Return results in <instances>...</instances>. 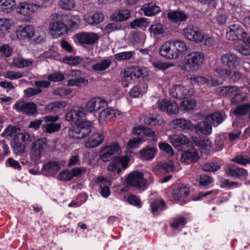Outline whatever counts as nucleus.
I'll list each match as a JSON object with an SVG mask.
<instances>
[{
    "instance_id": "1",
    "label": "nucleus",
    "mask_w": 250,
    "mask_h": 250,
    "mask_svg": "<svg viewBox=\"0 0 250 250\" xmlns=\"http://www.w3.org/2000/svg\"><path fill=\"white\" fill-rule=\"evenodd\" d=\"M204 54L200 51H192L187 55L183 61L182 69L187 72L197 71L204 60Z\"/></svg>"
},
{
    "instance_id": "2",
    "label": "nucleus",
    "mask_w": 250,
    "mask_h": 250,
    "mask_svg": "<svg viewBox=\"0 0 250 250\" xmlns=\"http://www.w3.org/2000/svg\"><path fill=\"white\" fill-rule=\"evenodd\" d=\"M92 123L89 121H82L70 129L68 132L70 138L81 139L87 137L92 131Z\"/></svg>"
},
{
    "instance_id": "3",
    "label": "nucleus",
    "mask_w": 250,
    "mask_h": 250,
    "mask_svg": "<svg viewBox=\"0 0 250 250\" xmlns=\"http://www.w3.org/2000/svg\"><path fill=\"white\" fill-rule=\"evenodd\" d=\"M134 79H139L143 81H148L149 75L147 70L144 67L135 66L125 71L123 80L125 82H130Z\"/></svg>"
},
{
    "instance_id": "4",
    "label": "nucleus",
    "mask_w": 250,
    "mask_h": 250,
    "mask_svg": "<svg viewBox=\"0 0 250 250\" xmlns=\"http://www.w3.org/2000/svg\"><path fill=\"white\" fill-rule=\"evenodd\" d=\"M125 182L128 186L137 189H145L146 188V181L144 178V173L138 170H134L129 173Z\"/></svg>"
},
{
    "instance_id": "5",
    "label": "nucleus",
    "mask_w": 250,
    "mask_h": 250,
    "mask_svg": "<svg viewBox=\"0 0 250 250\" xmlns=\"http://www.w3.org/2000/svg\"><path fill=\"white\" fill-rule=\"evenodd\" d=\"M128 162L129 159L126 156H115L114 160L109 165L107 170L111 173L119 174L122 171L121 167L123 169L127 168Z\"/></svg>"
},
{
    "instance_id": "6",
    "label": "nucleus",
    "mask_w": 250,
    "mask_h": 250,
    "mask_svg": "<svg viewBox=\"0 0 250 250\" xmlns=\"http://www.w3.org/2000/svg\"><path fill=\"white\" fill-rule=\"evenodd\" d=\"M220 60L223 66L229 70L237 67L240 62V59L230 52L222 54Z\"/></svg>"
},
{
    "instance_id": "7",
    "label": "nucleus",
    "mask_w": 250,
    "mask_h": 250,
    "mask_svg": "<svg viewBox=\"0 0 250 250\" xmlns=\"http://www.w3.org/2000/svg\"><path fill=\"white\" fill-rule=\"evenodd\" d=\"M14 105L17 111L26 115H34L38 112L37 106L33 102H26L22 100H18Z\"/></svg>"
},
{
    "instance_id": "8",
    "label": "nucleus",
    "mask_w": 250,
    "mask_h": 250,
    "mask_svg": "<svg viewBox=\"0 0 250 250\" xmlns=\"http://www.w3.org/2000/svg\"><path fill=\"white\" fill-rule=\"evenodd\" d=\"M226 37L229 40H243L247 37L246 32L239 24H233L229 27L226 33Z\"/></svg>"
},
{
    "instance_id": "9",
    "label": "nucleus",
    "mask_w": 250,
    "mask_h": 250,
    "mask_svg": "<svg viewBox=\"0 0 250 250\" xmlns=\"http://www.w3.org/2000/svg\"><path fill=\"white\" fill-rule=\"evenodd\" d=\"M46 146V139H38L33 143L31 150V157L34 162H37L41 158L42 153Z\"/></svg>"
},
{
    "instance_id": "10",
    "label": "nucleus",
    "mask_w": 250,
    "mask_h": 250,
    "mask_svg": "<svg viewBox=\"0 0 250 250\" xmlns=\"http://www.w3.org/2000/svg\"><path fill=\"white\" fill-rule=\"evenodd\" d=\"M158 109L169 114H176L179 112V107L176 102L167 99L159 100L157 103Z\"/></svg>"
},
{
    "instance_id": "11",
    "label": "nucleus",
    "mask_w": 250,
    "mask_h": 250,
    "mask_svg": "<svg viewBox=\"0 0 250 250\" xmlns=\"http://www.w3.org/2000/svg\"><path fill=\"white\" fill-rule=\"evenodd\" d=\"M75 37L80 44L87 45L93 44L100 39L97 33L85 32L76 34Z\"/></svg>"
},
{
    "instance_id": "12",
    "label": "nucleus",
    "mask_w": 250,
    "mask_h": 250,
    "mask_svg": "<svg viewBox=\"0 0 250 250\" xmlns=\"http://www.w3.org/2000/svg\"><path fill=\"white\" fill-rule=\"evenodd\" d=\"M59 117L56 115L46 116L43 117V119L46 122H49L46 125H42V127L43 130L48 133H51L59 131L61 128V124L55 123L58 120Z\"/></svg>"
},
{
    "instance_id": "13",
    "label": "nucleus",
    "mask_w": 250,
    "mask_h": 250,
    "mask_svg": "<svg viewBox=\"0 0 250 250\" xmlns=\"http://www.w3.org/2000/svg\"><path fill=\"white\" fill-rule=\"evenodd\" d=\"M193 90L188 87L181 85H177L170 90V94L171 97L177 99L187 98L192 95Z\"/></svg>"
},
{
    "instance_id": "14",
    "label": "nucleus",
    "mask_w": 250,
    "mask_h": 250,
    "mask_svg": "<svg viewBox=\"0 0 250 250\" xmlns=\"http://www.w3.org/2000/svg\"><path fill=\"white\" fill-rule=\"evenodd\" d=\"M159 53L164 58L169 59H175L178 58V54L174 49L171 41L165 42L159 48Z\"/></svg>"
},
{
    "instance_id": "15",
    "label": "nucleus",
    "mask_w": 250,
    "mask_h": 250,
    "mask_svg": "<svg viewBox=\"0 0 250 250\" xmlns=\"http://www.w3.org/2000/svg\"><path fill=\"white\" fill-rule=\"evenodd\" d=\"M190 190L188 188L182 185L177 186L172 191L173 199L181 205L186 203L185 198L188 195Z\"/></svg>"
},
{
    "instance_id": "16",
    "label": "nucleus",
    "mask_w": 250,
    "mask_h": 250,
    "mask_svg": "<svg viewBox=\"0 0 250 250\" xmlns=\"http://www.w3.org/2000/svg\"><path fill=\"white\" fill-rule=\"evenodd\" d=\"M41 7L37 4L24 2L20 3L16 10L18 13L28 17Z\"/></svg>"
},
{
    "instance_id": "17",
    "label": "nucleus",
    "mask_w": 250,
    "mask_h": 250,
    "mask_svg": "<svg viewBox=\"0 0 250 250\" xmlns=\"http://www.w3.org/2000/svg\"><path fill=\"white\" fill-rule=\"evenodd\" d=\"M107 102L101 98H93L90 100L86 104L85 109L89 112H93L99 111L102 108L107 106Z\"/></svg>"
},
{
    "instance_id": "18",
    "label": "nucleus",
    "mask_w": 250,
    "mask_h": 250,
    "mask_svg": "<svg viewBox=\"0 0 250 250\" xmlns=\"http://www.w3.org/2000/svg\"><path fill=\"white\" fill-rule=\"evenodd\" d=\"M49 28L50 31L58 37L67 33L68 30L65 23L61 20V16L57 17V20L50 23Z\"/></svg>"
},
{
    "instance_id": "19",
    "label": "nucleus",
    "mask_w": 250,
    "mask_h": 250,
    "mask_svg": "<svg viewBox=\"0 0 250 250\" xmlns=\"http://www.w3.org/2000/svg\"><path fill=\"white\" fill-rule=\"evenodd\" d=\"M185 37L188 40L195 42H201L204 40L205 36L198 30L193 27H188L183 31Z\"/></svg>"
},
{
    "instance_id": "20",
    "label": "nucleus",
    "mask_w": 250,
    "mask_h": 250,
    "mask_svg": "<svg viewBox=\"0 0 250 250\" xmlns=\"http://www.w3.org/2000/svg\"><path fill=\"white\" fill-rule=\"evenodd\" d=\"M97 185L99 186V192L101 195L104 198L108 197L110 194L109 187L111 185V182L106 178L99 176L96 180Z\"/></svg>"
},
{
    "instance_id": "21",
    "label": "nucleus",
    "mask_w": 250,
    "mask_h": 250,
    "mask_svg": "<svg viewBox=\"0 0 250 250\" xmlns=\"http://www.w3.org/2000/svg\"><path fill=\"white\" fill-rule=\"evenodd\" d=\"M119 149L120 147L117 144H111L102 149L100 155V158L103 162H106L108 161L109 158L112 155L118 154Z\"/></svg>"
},
{
    "instance_id": "22",
    "label": "nucleus",
    "mask_w": 250,
    "mask_h": 250,
    "mask_svg": "<svg viewBox=\"0 0 250 250\" xmlns=\"http://www.w3.org/2000/svg\"><path fill=\"white\" fill-rule=\"evenodd\" d=\"M130 17V11L127 9L116 10L110 16V19L113 22H121L128 20Z\"/></svg>"
},
{
    "instance_id": "23",
    "label": "nucleus",
    "mask_w": 250,
    "mask_h": 250,
    "mask_svg": "<svg viewBox=\"0 0 250 250\" xmlns=\"http://www.w3.org/2000/svg\"><path fill=\"white\" fill-rule=\"evenodd\" d=\"M226 172L229 176L238 179H245L248 175L247 170L234 165L228 167L226 169Z\"/></svg>"
},
{
    "instance_id": "24",
    "label": "nucleus",
    "mask_w": 250,
    "mask_h": 250,
    "mask_svg": "<svg viewBox=\"0 0 250 250\" xmlns=\"http://www.w3.org/2000/svg\"><path fill=\"white\" fill-rule=\"evenodd\" d=\"M194 130L197 134L208 135L212 132V125L206 119L204 121L193 125V131Z\"/></svg>"
},
{
    "instance_id": "25",
    "label": "nucleus",
    "mask_w": 250,
    "mask_h": 250,
    "mask_svg": "<svg viewBox=\"0 0 250 250\" xmlns=\"http://www.w3.org/2000/svg\"><path fill=\"white\" fill-rule=\"evenodd\" d=\"M84 19L85 21L89 25H95L104 21V15L101 12H90L85 15Z\"/></svg>"
},
{
    "instance_id": "26",
    "label": "nucleus",
    "mask_w": 250,
    "mask_h": 250,
    "mask_svg": "<svg viewBox=\"0 0 250 250\" xmlns=\"http://www.w3.org/2000/svg\"><path fill=\"white\" fill-rule=\"evenodd\" d=\"M86 114L85 110L83 107H78L67 112L65 114V118L69 122L74 121L85 117Z\"/></svg>"
},
{
    "instance_id": "27",
    "label": "nucleus",
    "mask_w": 250,
    "mask_h": 250,
    "mask_svg": "<svg viewBox=\"0 0 250 250\" xmlns=\"http://www.w3.org/2000/svg\"><path fill=\"white\" fill-rule=\"evenodd\" d=\"M190 142L188 138L184 135H174L170 137V143L175 148L182 149L184 145H188Z\"/></svg>"
},
{
    "instance_id": "28",
    "label": "nucleus",
    "mask_w": 250,
    "mask_h": 250,
    "mask_svg": "<svg viewBox=\"0 0 250 250\" xmlns=\"http://www.w3.org/2000/svg\"><path fill=\"white\" fill-rule=\"evenodd\" d=\"M61 168V164L58 162L53 161L45 164L43 167L42 170L47 176H52L56 174Z\"/></svg>"
},
{
    "instance_id": "29",
    "label": "nucleus",
    "mask_w": 250,
    "mask_h": 250,
    "mask_svg": "<svg viewBox=\"0 0 250 250\" xmlns=\"http://www.w3.org/2000/svg\"><path fill=\"white\" fill-rule=\"evenodd\" d=\"M103 134L99 132H94L88 138L85 143L87 147L93 148L100 145L104 141Z\"/></svg>"
},
{
    "instance_id": "30",
    "label": "nucleus",
    "mask_w": 250,
    "mask_h": 250,
    "mask_svg": "<svg viewBox=\"0 0 250 250\" xmlns=\"http://www.w3.org/2000/svg\"><path fill=\"white\" fill-rule=\"evenodd\" d=\"M157 152L156 147L147 146L140 150L139 153L142 159L151 161L155 157Z\"/></svg>"
},
{
    "instance_id": "31",
    "label": "nucleus",
    "mask_w": 250,
    "mask_h": 250,
    "mask_svg": "<svg viewBox=\"0 0 250 250\" xmlns=\"http://www.w3.org/2000/svg\"><path fill=\"white\" fill-rule=\"evenodd\" d=\"M144 121L145 124L150 126L160 125L164 123L162 116L157 113L144 116Z\"/></svg>"
},
{
    "instance_id": "32",
    "label": "nucleus",
    "mask_w": 250,
    "mask_h": 250,
    "mask_svg": "<svg viewBox=\"0 0 250 250\" xmlns=\"http://www.w3.org/2000/svg\"><path fill=\"white\" fill-rule=\"evenodd\" d=\"M168 19L173 22H181L185 21L188 16L186 13L182 11H172L167 14Z\"/></svg>"
},
{
    "instance_id": "33",
    "label": "nucleus",
    "mask_w": 250,
    "mask_h": 250,
    "mask_svg": "<svg viewBox=\"0 0 250 250\" xmlns=\"http://www.w3.org/2000/svg\"><path fill=\"white\" fill-rule=\"evenodd\" d=\"M199 157L195 150L186 151L181 153V162L185 164L196 162Z\"/></svg>"
},
{
    "instance_id": "34",
    "label": "nucleus",
    "mask_w": 250,
    "mask_h": 250,
    "mask_svg": "<svg viewBox=\"0 0 250 250\" xmlns=\"http://www.w3.org/2000/svg\"><path fill=\"white\" fill-rule=\"evenodd\" d=\"M61 20L65 23L66 27H76L80 22V17L78 15L63 14L61 15Z\"/></svg>"
},
{
    "instance_id": "35",
    "label": "nucleus",
    "mask_w": 250,
    "mask_h": 250,
    "mask_svg": "<svg viewBox=\"0 0 250 250\" xmlns=\"http://www.w3.org/2000/svg\"><path fill=\"white\" fill-rule=\"evenodd\" d=\"M33 31V27L27 25L25 27H20L16 32L17 37L20 40L26 39L30 40Z\"/></svg>"
},
{
    "instance_id": "36",
    "label": "nucleus",
    "mask_w": 250,
    "mask_h": 250,
    "mask_svg": "<svg viewBox=\"0 0 250 250\" xmlns=\"http://www.w3.org/2000/svg\"><path fill=\"white\" fill-rule=\"evenodd\" d=\"M174 170V163L171 161L161 162L157 164L154 168V171H158L163 174L169 173Z\"/></svg>"
},
{
    "instance_id": "37",
    "label": "nucleus",
    "mask_w": 250,
    "mask_h": 250,
    "mask_svg": "<svg viewBox=\"0 0 250 250\" xmlns=\"http://www.w3.org/2000/svg\"><path fill=\"white\" fill-rule=\"evenodd\" d=\"M172 123L177 127L183 130L193 131V124L188 120L179 118L173 120Z\"/></svg>"
},
{
    "instance_id": "38",
    "label": "nucleus",
    "mask_w": 250,
    "mask_h": 250,
    "mask_svg": "<svg viewBox=\"0 0 250 250\" xmlns=\"http://www.w3.org/2000/svg\"><path fill=\"white\" fill-rule=\"evenodd\" d=\"M141 9L146 16H154L161 11L160 8L153 3L145 4Z\"/></svg>"
},
{
    "instance_id": "39",
    "label": "nucleus",
    "mask_w": 250,
    "mask_h": 250,
    "mask_svg": "<svg viewBox=\"0 0 250 250\" xmlns=\"http://www.w3.org/2000/svg\"><path fill=\"white\" fill-rule=\"evenodd\" d=\"M226 116L224 114L221 112L217 111L208 116L207 119L210 125L212 124L214 126H217L223 122Z\"/></svg>"
},
{
    "instance_id": "40",
    "label": "nucleus",
    "mask_w": 250,
    "mask_h": 250,
    "mask_svg": "<svg viewBox=\"0 0 250 250\" xmlns=\"http://www.w3.org/2000/svg\"><path fill=\"white\" fill-rule=\"evenodd\" d=\"M147 85L146 83L140 84L133 86L129 92V95L132 98L140 97L146 92Z\"/></svg>"
},
{
    "instance_id": "41",
    "label": "nucleus",
    "mask_w": 250,
    "mask_h": 250,
    "mask_svg": "<svg viewBox=\"0 0 250 250\" xmlns=\"http://www.w3.org/2000/svg\"><path fill=\"white\" fill-rule=\"evenodd\" d=\"M111 60L108 58H106L102 60L100 62L93 64L91 66V68L95 71H103L107 69L111 66Z\"/></svg>"
},
{
    "instance_id": "42",
    "label": "nucleus",
    "mask_w": 250,
    "mask_h": 250,
    "mask_svg": "<svg viewBox=\"0 0 250 250\" xmlns=\"http://www.w3.org/2000/svg\"><path fill=\"white\" fill-rule=\"evenodd\" d=\"M16 6L15 0H0V11L4 13L11 12Z\"/></svg>"
},
{
    "instance_id": "43",
    "label": "nucleus",
    "mask_w": 250,
    "mask_h": 250,
    "mask_svg": "<svg viewBox=\"0 0 250 250\" xmlns=\"http://www.w3.org/2000/svg\"><path fill=\"white\" fill-rule=\"evenodd\" d=\"M238 89L237 86L232 85L222 86L220 88L218 93L220 96L233 97Z\"/></svg>"
},
{
    "instance_id": "44",
    "label": "nucleus",
    "mask_w": 250,
    "mask_h": 250,
    "mask_svg": "<svg viewBox=\"0 0 250 250\" xmlns=\"http://www.w3.org/2000/svg\"><path fill=\"white\" fill-rule=\"evenodd\" d=\"M45 41V35L43 32H35L33 29L30 41L32 43H42Z\"/></svg>"
},
{
    "instance_id": "45",
    "label": "nucleus",
    "mask_w": 250,
    "mask_h": 250,
    "mask_svg": "<svg viewBox=\"0 0 250 250\" xmlns=\"http://www.w3.org/2000/svg\"><path fill=\"white\" fill-rule=\"evenodd\" d=\"M148 30L151 36L154 37H158L164 32L163 25L161 23H156L151 25Z\"/></svg>"
},
{
    "instance_id": "46",
    "label": "nucleus",
    "mask_w": 250,
    "mask_h": 250,
    "mask_svg": "<svg viewBox=\"0 0 250 250\" xmlns=\"http://www.w3.org/2000/svg\"><path fill=\"white\" fill-rule=\"evenodd\" d=\"M172 43H173L174 49L176 53L178 54V57L180 55L187 50V46L185 42L181 40H172Z\"/></svg>"
},
{
    "instance_id": "47",
    "label": "nucleus",
    "mask_w": 250,
    "mask_h": 250,
    "mask_svg": "<svg viewBox=\"0 0 250 250\" xmlns=\"http://www.w3.org/2000/svg\"><path fill=\"white\" fill-rule=\"evenodd\" d=\"M13 63L15 66L22 68L32 65L33 64V61L31 59H25L19 57L14 59Z\"/></svg>"
},
{
    "instance_id": "48",
    "label": "nucleus",
    "mask_w": 250,
    "mask_h": 250,
    "mask_svg": "<svg viewBox=\"0 0 250 250\" xmlns=\"http://www.w3.org/2000/svg\"><path fill=\"white\" fill-rule=\"evenodd\" d=\"M66 106L64 102H56L51 103L46 105V109L49 112H57L62 108H64Z\"/></svg>"
},
{
    "instance_id": "49",
    "label": "nucleus",
    "mask_w": 250,
    "mask_h": 250,
    "mask_svg": "<svg viewBox=\"0 0 250 250\" xmlns=\"http://www.w3.org/2000/svg\"><path fill=\"white\" fill-rule=\"evenodd\" d=\"M148 23L146 18L136 19L129 24V26L132 29L139 27L143 29L146 28Z\"/></svg>"
},
{
    "instance_id": "50",
    "label": "nucleus",
    "mask_w": 250,
    "mask_h": 250,
    "mask_svg": "<svg viewBox=\"0 0 250 250\" xmlns=\"http://www.w3.org/2000/svg\"><path fill=\"white\" fill-rule=\"evenodd\" d=\"M114 111L112 109L109 108H104L100 112L99 119L101 121L110 120L114 116Z\"/></svg>"
},
{
    "instance_id": "51",
    "label": "nucleus",
    "mask_w": 250,
    "mask_h": 250,
    "mask_svg": "<svg viewBox=\"0 0 250 250\" xmlns=\"http://www.w3.org/2000/svg\"><path fill=\"white\" fill-rule=\"evenodd\" d=\"M12 147L14 151L20 153H23L25 151V146L24 143L21 141L16 135L13 139Z\"/></svg>"
},
{
    "instance_id": "52",
    "label": "nucleus",
    "mask_w": 250,
    "mask_h": 250,
    "mask_svg": "<svg viewBox=\"0 0 250 250\" xmlns=\"http://www.w3.org/2000/svg\"><path fill=\"white\" fill-rule=\"evenodd\" d=\"M13 48L8 44L0 45V56L1 58H8L12 56Z\"/></svg>"
},
{
    "instance_id": "53",
    "label": "nucleus",
    "mask_w": 250,
    "mask_h": 250,
    "mask_svg": "<svg viewBox=\"0 0 250 250\" xmlns=\"http://www.w3.org/2000/svg\"><path fill=\"white\" fill-rule=\"evenodd\" d=\"M165 203L164 200H156L151 203L150 206L153 214L155 213L159 209L163 210L165 208Z\"/></svg>"
},
{
    "instance_id": "54",
    "label": "nucleus",
    "mask_w": 250,
    "mask_h": 250,
    "mask_svg": "<svg viewBox=\"0 0 250 250\" xmlns=\"http://www.w3.org/2000/svg\"><path fill=\"white\" fill-rule=\"evenodd\" d=\"M250 110V104H245L239 105L233 111V114L236 115L243 116L248 113Z\"/></svg>"
},
{
    "instance_id": "55",
    "label": "nucleus",
    "mask_w": 250,
    "mask_h": 250,
    "mask_svg": "<svg viewBox=\"0 0 250 250\" xmlns=\"http://www.w3.org/2000/svg\"><path fill=\"white\" fill-rule=\"evenodd\" d=\"M122 28V26L120 23L113 22L107 23L104 27V31L107 33H110L115 31L121 30Z\"/></svg>"
},
{
    "instance_id": "56",
    "label": "nucleus",
    "mask_w": 250,
    "mask_h": 250,
    "mask_svg": "<svg viewBox=\"0 0 250 250\" xmlns=\"http://www.w3.org/2000/svg\"><path fill=\"white\" fill-rule=\"evenodd\" d=\"M20 130V128L17 126L13 125H9L1 134L3 137L7 138L8 137H12L18 133V131Z\"/></svg>"
},
{
    "instance_id": "57",
    "label": "nucleus",
    "mask_w": 250,
    "mask_h": 250,
    "mask_svg": "<svg viewBox=\"0 0 250 250\" xmlns=\"http://www.w3.org/2000/svg\"><path fill=\"white\" fill-rule=\"evenodd\" d=\"M135 54L133 51L123 52L114 55L115 59L118 61L128 60Z\"/></svg>"
},
{
    "instance_id": "58",
    "label": "nucleus",
    "mask_w": 250,
    "mask_h": 250,
    "mask_svg": "<svg viewBox=\"0 0 250 250\" xmlns=\"http://www.w3.org/2000/svg\"><path fill=\"white\" fill-rule=\"evenodd\" d=\"M196 102L192 100L183 101L181 104V107L184 110L189 111L193 110L196 106Z\"/></svg>"
},
{
    "instance_id": "59",
    "label": "nucleus",
    "mask_w": 250,
    "mask_h": 250,
    "mask_svg": "<svg viewBox=\"0 0 250 250\" xmlns=\"http://www.w3.org/2000/svg\"><path fill=\"white\" fill-rule=\"evenodd\" d=\"M88 80L84 78L79 77L76 79H71L68 81L67 85L69 86H81L83 84H87Z\"/></svg>"
},
{
    "instance_id": "60",
    "label": "nucleus",
    "mask_w": 250,
    "mask_h": 250,
    "mask_svg": "<svg viewBox=\"0 0 250 250\" xmlns=\"http://www.w3.org/2000/svg\"><path fill=\"white\" fill-rule=\"evenodd\" d=\"M59 4L62 9L71 10L75 6V0H60Z\"/></svg>"
},
{
    "instance_id": "61",
    "label": "nucleus",
    "mask_w": 250,
    "mask_h": 250,
    "mask_svg": "<svg viewBox=\"0 0 250 250\" xmlns=\"http://www.w3.org/2000/svg\"><path fill=\"white\" fill-rule=\"evenodd\" d=\"M232 161L242 166H246L247 164H250V158L247 156L243 155L236 156L235 158L232 159Z\"/></svg>"
},
{
    "instance_id": "62",
    "label": "nucleus",
    "mask_w": 250,
    "mask_h": 250,
    "mask_svg": "<svg viewBox=\"0 0 250 250\" xmlns=\"http://www.w3.org/2000/svg\"><path fill=\"white\" fill-rule=\"evenodd\" d=\"M220 168V166L216 163H210L205 164L202 169L207 172H215Z\"/></svg>"
},
{
    "instance_id": "63",
    "label": "nucleus",
    "mask_w": 250,
    "mask_h": 250,
    "mask_svg": "<svg viewBox=\"0 0 250 250\" xmlns=\"http://www.w3.org/2000/svg\"><path fill=\"white\" fill-rule=\"evenodd\" d=\"M247 98V96L246 95L244 96L241 91L238 89L237 92L232 97L231 101V103L235 104L246 100Z\"/></svg>"
},
{
    "instance_id": "64",
    "label": "nucleus",
    "mask_w": 250,
    "mask_h": 250,
    "mask_svg": "<svg viewBox=\"0 0 250 250\" xmlns=\"http://www.w3.org/2000/svg\"><path fill=\"white\" fill-rule=\"evenodd\" d=\"M82 59L78 56H70L65 57L64 59V62L68 63L70 65L75 66L80 63Z\"/></svg>"
}]
</instances>
